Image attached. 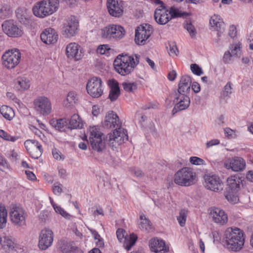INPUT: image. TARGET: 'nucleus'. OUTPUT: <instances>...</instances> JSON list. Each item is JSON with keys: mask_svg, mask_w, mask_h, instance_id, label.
Here are the masks:
<instances>
[{"mask_svg": "<svg viewBox=\"0 0 253 253\" xmlns=\"http://www.w3.org/2000/svg\"><path fill=\"white\" fill-rule=\"evenodd\" d=\"M192 83L191 77L188 75L182 76L180 80L177 93L187 94L190 90Z\"/></svg>", "mask_w": 253, "mask_h": 253, "instance_id": "26", "label": "nucleus"}, {"mask_svg": "<svg viewBox=\"0 0 253 253\" xmlns=\"http://www.w3.org/2000/svg\"><path fill=\"white\" fill-rule=\"evenodd\" d=\"M153 28L149 24L141 25L135 30L134 41L137 45H144L152 34Z\"/></svg>", "mask_w": 253, "mask_h": 253, "instance_id": "12", "label": "nucleus"}, {"mask_svg": "<svg viewBox=\"0 0 253 253\" xmlns=\"http://www.w3.org/2000/svg\"><path fill=\"white\" fill-rule=\"evenodd\" d=\"M235 192H229L225 196L226 199L232 204H236L239 201L238 196L234 193Z\"/></svg>", "mask_w": 253, "mask_h": 253, "instance_id": "51", "label": "nucleus"}, {"mask_svg": "<svg viewBox=\"0 0 253 253\" xmlns=\"http://www.w3.org/2000/svg\"><path fill=\"white\" fill-rule=\"evenodd\" d=\"M245 238L246 235L241 229L237 227L228 228L223 234V246L230 252H240L244 247Z\"/></svg>", "mask_w": 253, "mask_h": 253, "instance_id": "2", "label": "nucleus"}, {"mask_svg": "<svg viewBox=\"0 0 253 253\" xmlns=\"http://www.w3.org/2000/svg\"><path fill=\"white\" fill-rule=\"evenodd\" d=\"M79 22L75 16L68 17L63 24L62 30V35L66 38H70L75 36L79 30Z\"/></svg>", "mask_w": 253, "mask_h": 253, "instance_id": "10", "label": "nucleus"}, {"mask_svg": "<svg viewBox=\"0 0 253 253\" xmlns=\"http://www.w3.org/2000/svg\"><path fill=\"white\" fill-rule=\"evenodd\" d=\"M225 135L229 139L235 138L237 135L236 131L229 127H226L224 129Z\"/></svg>", "mask_w": 253, "mask_h": 253, "instance_id": "52", "label": "nucleus"}, {"mask_svg": "<svg viewBox=\"0 0 253 253\" xmlns=\"http://www.w3.org/2000/svg\"><path fill=\"white\" fill-rule=\"evenodd\" d=\"M74 243L68 239H62L58 242L59 249L62 253H71L75 250Z\"/></svg>", "mask_w": 253, "mask_h": 253, "instance_id": "31", "label": "nucleus"}, {"mask_svg": "<svg viewBox=\"0 0 253 253\" xmlns=\"http://www.w3.org/2000/svg\"><path fill=\"white\" fill-rule=\"evenodd\" d=\"M209 216L215 224L219 225H225L228 220L227 214L222 209L216 207L209 209Z\"/></svg>", "mask_w": 253, "mask_h": 253, "instance_id": "17", "label": "nucleus"}, {"mask_svg": "<svg viewBox=\"0 0 253 253\" xmlns=\"http://www.w3.org/2000/svg\"><path fill=\"white\" fill-rule=\"evenodd\" d=\"M110 91L108 98L111 101L116 100L120 95L119 84L116 80H111L108 81Z\"/></svg>", "mask_w": 253, "mask_h": 253, "instance_id": "27", "label": "nucleus"}, {"mask_svg": "<svg viewBox=\"0 0 253 253\" xmlns=\"http://www.w3.org/2000/svg\"><path fill=\"white\" fill-rule=\"evenodd\" d=\"M138 225L139 228L143 231L149 232L152 229V223L143 213H141L139 215Z\"/></svg>", "mask_w": 253, "mask_h": 253, "instance_id": "33", "label": "nucleus"}, {"mask_svg": "<svg viewBox=\"0 0 253 253\" xmlns=\"http://www.w3.org/2000/svg\"><path fill=\"white\" fill-rule=\"evenodd\" d=\"M4 34L10 38H19L23 36L24 31L22 27L13 20H6L1 25Z\"/></svg>", "mask_w": 253, "mask_h": 253, "instance_id": "9", "label": "nucleus"}, {"mask_svg": "<svg viewBox=\"0 0 253 253\" xmlns=\"http://www.w3.org/2000/svg\"><path fill=\"white\" fill-rule=\"evenodd\" d=\"M16 15L22 23H26L28 20V10L26 8H18L16 11Z\"/></svg>", "mask_w": 253, "mask_h": 253, "instance_id": "38", "label": "nucleus"}, {"mask_svg": "<svg viewBox=\"0 0 253 253\" xmlns=\"http://www.w3.org/2000/svg\"><path fill=\"white\" fill-rule=\"evenodd\" d=\"M107 8L110 15L120 17L123 13V2L121 0H107Z\"/></svg>", "mask_w": 253, "mask_h": 253, "instance_id": "22", "label": "nucleus"}, {"mask_svg": "<svg viewBox=\"0 0 253 253\" xmlns=\"http://www.w3.org/2000/svg\"><path fill=\"white\" fill-rule=\"evenodd\" d=\"M58 0H40L32 7V12L39 18H44L56 12L59 8Z\"/></svg>", "mask_w": 253, "mask_h": 253, "instance_id": "4", "label": "nucleus"}, {"mask_svg": "<svg viewBox=\"0 0 253 253\" xmlns=\"http://www.w3.org/2000/svg\"><path fill=\"white\" fill-rule=\"evenodd\" d=\"M219 140L217 139H214L207 141L206 143L207 148H209L213 146L219 144Z\"/></svg>", "mask_w": 253, "mask_h": 253, "instance_id": "62", "label": "nucleus"}, {"mask_svg": "<svg viewBox=\"0 0 253 253\" xmlns=\"http://www.w3.org/2000/svg\"><path fill=\"white\" fill-rule=\"evenodd\" d=\"M242 44L240 42L233 43L230 46L231 53L234 56H239L241 54Z\"/></svg>", "mask_w": 253, "mask_h": 253, "instance_id": "42", "label": "nucleus"}, {"mask_svg": "<svg viewBox=\"0 0 253 253\" xmlns=\"http://www.w3.org/2000/svg\"><path fill=\"white\" fill-rule=\"evenodd\" d=\"M175 105L172 109L174 114L178 111L186 109L190 105V101L187 94L176 93L174 100Z\"/></svg>", "mask_w": 253, "mask_h": 253, "instance_id": "19", "label": "nucleus"}, {"mask_svg": "<svg viewBox=\"0 0 253 253\" xmlns=\"http://www.w3.org/2000/svg\"><path fill=\"white\" fill-rule=\"evenodd\" d=\"M226 182L229 189L232 191H237L240 188L242 180L238 174H233L228 177Z\"/></svg>", "mask_w": 253, "mask_h": 253, "instance_id": "30", "label": "nucleus"}, {"mask_svg": "<svg viewBox=\"0 0 253 253\" xmlns=\"http://www.w3.org/2000/svg\"><path fill=\"white\" fill-rule=\"evenodd\" d=\"M69 125L70 129L82 128L83 127V123L80 116L77 114H74L70 121H69Z\"/></svg>", "mask_w": 253, "mask_h": 253, "instance_id": "35", "label": "nucleus"}, {"mask_svg": "<svg viewBox=\"0 0 253 253\" xmlns=\"http://www.w3.org/2000/svg\"><path fill=\"white\" fill-rule=\"evenodd\" d=\"M35 110L40 115L46 116L52 111L51 103L45 96H39L35 98L33 102Z\"/></svg>", "mask_w": 253, "mask_h": 253, "instance_id": "11", "label": "nucleus"}, {"mask_svg": "<svg viewBox=\"0 0 253 253\" xmlns=\"http://www.w3.org/2000/svg\"><path fill=\"white\" fill-rule=\"evenodd\" d=\"M3 247L6 252L9 253L13 252H22L23 248L18 244L16 239L12 236H6L4 237Z\"/></svg>", "mask_w": 253, "mask_h": 253, "instance_id": "21", "label": "nucleus"}, {"mask_svg": "<svg viewBox=\"0 0 253 253\" xmlns=\"http://www.w3.org/2000/svg\"><path fill=\"white\" fill-rule=\"evenodd\" d=\"M190 69L192 72L197 76H201L203 74L202 69L196 64H192L190 66Z\"/></svg>", "mask_w": 253, "mask_h": 253, "instance_id": "54", "label": "nucleus"}, {"mask_svg": "<svg viewBox=\"0 0 253 253\" xmlns=\"http://www.w3.org/2000/svg\"><path fill=\"white\" fill-rule=\"evenodd\" d=\"M232 89L231 83L228 82L224 87L223 94L226 96H228L232 93Z\"/></svg>", "mask_w": 253, "mask_h": 253, "instance_id": "60", "label": "nucleus"}, {"mask_svg": "<svg viewBox=\"0 0 253 253\" xmlns=\"http://www.w3.org/2000/svg\"><path fill=\"white\" fill-rule=\"evenodd\" d=\"M184 27L187 30L192 38L196 36V31L194 26L191 23H187Z\"/></svg>", "mask_w": 253, "mask_h": 253, "instance_id": "56", "label": "nucleus"}, {"mask_svg": "<svg viewBox=\"0 0 253 253\" xmlns=\"http://www.w3.org/2000/svg\"><path fill=\"white\" fill-rule=\"evenodd\" d=\"M104 127L107 128H115L112 132L108 134L105 139L103 134L100 131L98 126H94L89 128V143L92 148L97 152L102 151L105 147L107 142L112 146L116 144L120 145L127 140V131L121 127L118 115L113 111H110L106 114L103 123Z\"/></svg>", "mask_w": 253, "mask_h": 253, "instance_id": "1", "label": "nucleus"}, {"mask_svg": "<svg viewBox=\"0 0 253 253\" xmlns=\"http://www.w3.org/2000/svg\"><path fill=\"white\" fill-rule=\"evenodd\" d=\"M189 162L192 165L195 166H205L206 165V162L203 159L197 156L190 157Z\"/></svg>", "mask_w": 253, "mask_h": 253, "instance_id": "50", "label": "nucleus"}, {"mask_svg": "<svg viewBox=\"0 0 253 253\" xmlns=\"http://www.w3.org/2000/svg\"><path fill=\"white\" fill-rule=\"evenodd\" d=\"M238 31L236 25L232 24L229 26L228 29V35L232 39L236 38L237 36Z\"/></svg>", "mask_w": 253, "mask_h": 253, "instance_id": "53", "label": "nucleus"}, {"mask_svg": "<svg viewBox=\"0 0 253 253\" xmlns=\"http://www.w3.org/2000/svg\"><path fill=\"white\" fill-rule=\"evenodd\" d=\"M51 125L60 131H65L67 129H70L69 120L66 118L52 120Z\"/></svg>", "mask_w": 253, "mask_h": 253, "instance_id": "34", "label": "nucleus"}, {"mask_svg": "<svg viewBox=\"0 0 253 253\" xmlns=\"http://www.w3.org/2000/svg\"><path fill=\"white\" fill-rule=\"evenodd\" d=\"M88 230L91 233L94 240H95V243L97 247L101 248L104 246L103 240L101 238L98 233L93 229L88 228Z\"/></svg>", "mask_w": 253, "mask_h": 253, "instance_id": "44", "label": "nucleus"}, {"mask_svg": "<svg viewBox=\"0 0 253 253\" xmlns=\"http://www.w3.org/2000/svg\"><path fill=\"white\" fill-rule=\"evenodd\" d=\"M232 56H233L229 50L225 51L223 56V62L225 64L229 63L232 60Z\"/></svg>", "mask_w": 253, "mask_h": 253, "instance_id": "59", "label": "nucleus"}, {"mask_svg": "<svg viewBox=\"0 0 253 253\" xmlns=\"http://www.w3.org/2000/svg\"><path fill=\"white\" fill-rule=\"evenodd\" d=\"M139 63V56L134 54H119L115 59L113 65L115 70L122 76L131 73Z\"/></svg>", "mask_w": 253, "mask_h": 253, "instance_id": "3", "label": "nucleus"}, {"mask_svg": "<svg viewBox=\"0 0 253 253\" xmlns=\"http://www.w3.org/2000/svg\"><path fill=\"white\" fill-rule=\"evenodd\" d=\"M210 29L213 31H220L224 27V23L221 16L218 14L212 15L209 21Z\"/></svg>", "mask_w": 253, "mask_h": 253, "instance_id": "28", "label": "nucleus"}, {"mask_svg": "<svg viewBox=\"0 0 253 253\" xmlns=\"http://www.w3.org/2000/svg\"><path fill=\"white\" fill-rule=\"evenodd\" d=\"M154 17L156 21L161 25L166 24L170 19L169 10L165 6L162 8L157 7L155 10Z\"/></svg>", "mask_w": 253, "mask_h": 253, "instance_id": "25", "label": "nucleus"}, {"mask_svg": "<svg viewBox=\"0 0 253 253\" xmlns=\"http://www.w3.org/2000/svg\"><path fill=\"white\" fill-rule=\"evenodd\" d=\"M8 157L11 161H16L18 159L19 155L16 151L11 150L9 152Z\"/></svg>", "mask_w": 253, "mask_h": 253, "instance_id": "63", "label": "nucleus"}, {"mask_svg": "<svg viewBox=\"0 0 253 253\" xmlns=\"http://www.w3.org/2000/svg\"><path fill=\"white\" fill-rule=\"evenodd\" d=\"M0 169L1 170L4 171L9 169V164L6 160L0 155Z\"/></svg>", "mask_w": 253, "mask_h": 253, "instance_id": "57", "label": "nucleus"}, {"mask_svg": "<svg viewBox=\"0 0 253 253\" xmlns=\"http://www.w3.org/2000/svg\"><path fill=\"white\" fill-rule=\"evenodd\" d=\"M116 235L120 242H124V246L127 251L131 249L137 239V236L134 234L127 236L125 231L123 229H118L116 232Z\"/></svg>", "mask_w": 253, "mask_h": 253, "instance_id": "18", "label": "nucleus"}, {"mask_svg": "<svg viewBox=\"0 0 253 253\" xmlns=\"http://www.w3.org/2000/svg\"><path fill=\"white\" fill-rule=\"evenodd\" d=\"M169 48L168 49L169 54L170 56H176L178 53V50L175 43L173 42L169 43Z\"/></svg>", "mask_w": 253, "mask_h": 253, "instance_id": "55", "label": "nucleus"}, {"mask_svg": "<svg viewBox=\"0 0 253 253\" xmlns=\"http://www.w3.org/2000/svg\"><path fill=\"white\" fill-rule=\"evenodd\" d=\"M0 112L3 117L8 120H12L15 116L13 110L7 106H2L0 108Z\"/></svg>", "mask_w": 253, "mask_h": 253, "instance_id": "39", "label": "nucleus"}, {"mask_svg": "<svg viewBox=\"0 0 253 253\" xmlns=\"http://www.w3.org/2000/svg\"><path fill=\"white\" fill-rule=\"evenodd\" d=\"M24 145L32 158L38 159L42 155V146L38 141L31 139L27 140L24 143Z\"/></svg>", "mask_w": 253, "mask_h": 253, "instance_id": "20", "label": "nucleus"}, {"mask_svg": "<svg viewBox=\"0 0 253 253\" xmlns=\"http://www.w3.org/2000/svg\"><path fill=\"white\" fill-rule=\"evenodd\" d=\"M149 246L151 251L157 253H165L169 250L165 242L157 237L153 238L149 240Z\"/></svg>", "mask_w": 253, "mask_h": 253, "instance_id": "23", "label": "nucleus"}, {"mask_svg": "<svg viewBox=\"0 0 253 253\" xmlns=\"http://www.w3.org/2000/svg\"><path fill=\"white\" fill-rule=\"evenodd\" d=\"M131 172L134 176L137 177H141L143 175V172L137 168L131 169Z\"/></svg>", "mask_w": 253, "mask_h": 253, "instance_id": "61", "label": "nucleus"}, {"mask_svg": "<svg viewBox=\"0 0 253 253\" xmlns=\"http://www.w3.org/2000/svg\"><path fill=\"white\" fill-rule=\"evenodd\" d=\"M12 13V10L8 4H4L0 9V17L5 19L9 17Z\"/></svg>", "mask_w": 253, "mask_h": 253, "instance_id": "41", "label": "nucleus"}, {"mask_svg": "<svg viewBox=\"0 0 253 253\" xmlns=\"http://www.w3.org/2000/svg\"><path fill=\"white\" fill-rule=\"evenodd\" d=\"M124 89L128 92H133L137 87V84L135 82H125L122 84Z\"/></svg>", "mask_w": 253, "mask_h": 253, "instance_id": "46", "label": "nucleus"}, {"mask_svg": "<svg viewBox=\"0 0 253 253\" xmlns=\"http://www.w3.org/2000/svg\"><path fill=\"white\" fill-rule=\"evenodd\" d=\"M97 53L100 54H103L106 56H109L113 50L110 48L108 44H102L98 46L96 49Z\"/></svg>", "mask_w": 253, "mask_h": 253, "instance_id": "45", "label": "nucleus"}, {"mask_svg": "<svg viewBox=\"0 0 253 253\" xmlns=\"http://www.w3.org/2000/svg\"><path fill=\"white\" fill-rule=\"evenodd\" d=\"M9 219L15 226L21 227L26 225L27 214L24 209L16 205H12L8 210Z\"/></svg>", "mask_w": 253, "mask_h": 253, "instance_id": "6", "label": "nucleus"}, {"mask_svg": "<svg viewBox=\"0 0 253 253\" xmlns=\"http://www.w3.org/2000/svg\"><path fill=\"white\" fill-rule=\"evenodd\" d=\"M87 93L92 97L98 98L103 93L102 81L98 77H93L88 80L86 84Z\"/></svg>", "mask_w": 253, "mask_h": 253, "instance_id": "13", "label": "nucleus"}, {"mask_svg": "<svg viewBox=\"0 0 253 253\" xmlns=\"http://www.w3.org/2000/svg\"><path fill=\"white\" fill-rule=\"evenodd\" d=\"M188 211L185 209L181 210L177 217V220L178 223L181 227L185 226L187 220Z\"/></svg>", "mask_w": 253, "mask_h": 253, "instance_id": "43", "label": "nucleus"}, {"mask_svg": "<svg viewBox=\"0 0 253 253\" xmlns=\"http://www.w3.org/2000/svg\"><path fill=\"white\" fill-rule=\"evenodd\" d=\"M125 33V30L122 26L112 24V39H121L124 37Z\"/></svg>", "mask_w": 253, "mask_h": 253, "instance_id": "36", "label": "nucleus"}, {"mask_svg": "<svg viewBox=\"0 0 253 253\" xmlns=\"http://www.w3.org/2000/svg\"><path fill=\"white\" fill-rule=\"evenodd\" d=\"M55 212L61 215L67 219H70L72 217L70 213L67 212L63 208L58 204L53 208Z\"/></svg>", "mask_w": 253, "mask_h": 253, "instance_id": "47", "label": "nucleus"}, {"mask_svg": "<svg viewBox=\"0 0 253 253\" xmlns=\"http://www.w3.org/2000/svg\"><path fill=\"white\" fill-rule=\"evenodd\" d=\"M41 39L45 44H54L58 41V35L54 29L51 28H46L41 33Z\"/></svg>", "mask_w": 253, "mask_h": 253, "instance_id": "24", "label": "nucleus"}, {"mask_svg": "<svg viewBox=\"0 0 253 253\" xmlns=\"http://www.w3.org/2000/svg\"><path fill=\"white\" fill-rule=\"evenodd\" d=\"M54 233L49 228H44L40 232L38 247L42 250H45L52 245Z\"/></svg>", "mask_w": 253, "mask_h": 253, "instance_id": "15", "label": "nucleus"}, {"mask_svg": "<svg viewBox=\"0 0 253 253\" xmlns=\"http://www.w3.org/2000/svg\"><path fill=\"white\" fill-rule=\"evenodd\" d=\"M224 167L234 172L244 171L246 168V162L241 157L234 156L226 159L224 162Z\"/></svg>", "mask_w": 253, "mask_h": 253, "instance_id": "14", "label": "nucleus"}, {"mask_svg": "<svg viewBox=\"0 0 253 253\" xmlns=\"http://www.w3.org/2000/svg\"><path fill=\"white\" fill-rule=\"evenodd\" d=\"M204 185L207 189L214 192L222 190L223 183L218 176L207 174L204 175Z\"/></svg>", "mask_w": 253, "mask_h": 253, "instance_id": "16", "label": "nucleus"}, {"mask_svg": "<svg viewBox=\"0 0 253 253\" xmlns=\"http://www.w3.org/2000/svg\"><path fill=\"white\" fill-rule=\"evenodd\" d=\"M52 191L55 195H59L62 192V184L55 183L52 187Z\"/></svg>", "mask_w": 253, "mask_h": 253, "instance_id": "58", "label": "nucleus"}, {"mask_svg": "<svg viewBox=\"0 0 253 253\" xmlns=\"http://www.w3.org/2000/svg\"><path fill=\"white\" fill-rule=\"evenodd\" d=\"M192 89L195 93H198L201 90V86L197 82H193L192 85L191 84Z\"/></svg>", "mask_w": 253, "mask_h": 253, "instance_id": "64", "label": "nucleus"}, {"mask_svg": "<svg viewBox=\"0 0 253 253\" xmlns=\"http://www.w3.org/2000/svg\"><path fill=\"white\" fill-rule=\"evenodd\" d=\"M7 219V211L3 205H0V229L6 227Z\"/></svg>", "mask_w": 253, "mask_h": 253, "instance_id": "37", "label": "nucleus"}, {"mask_svg": "<svg viewBox=\"0 0 253 253\" xmlns=\"http://www.w3.org/2000/svg\"><path fill=\"white\" fill-rule=\"evenodd\" d=\"M78 100L77 94L74 91H70L63 100V106L67 108H72L77 103Z\"/></svg>", "mask_w": 253, "mask_h": 253, "instance_id": "32", "label": "nucleus"}, {"mask_svg": "<svg viewBox=\"0 0 253 253\" xmlns=\"http://www.w3.org/2000/svg\"><path fill=\"white\" fill-rule=\"evenodd\" d=\"M100 34L101 37L106 39H112V24H110L101 29Z\"/></svg>", "mask_w": 253, "mask_h": 253, "instance_id": "40", "label": "nucleus"}, {"mask_svg": "<svg viewBox=\"0 0 253 253\" xmlns=\"http://www.w3.org/2000/svg\"><path fill=\"white\" fill-rule=\"evenodd\" d=\"M169 13L170 19L172 18L181 17L184 14V12H182L180 9L175 7H171L169 10Z\"/></svg>", "mask_w": 253, "mask_h": 253, "instance_id": "48", "label": "nucleus"}, {"mask_svg": "<svg viewBox=\"0 0 253 253\" xmlns=\"http://www.w3.org/2000/svg\"><path fill=\"white\" fill-rule=\"evenodd\" d=\"M31 86L30 80L25 76L17 77L15 81V87L19 91L28 90Z\"/></svg>", "mask_w": 253, "mask_h": 253, "instance_id": "29", "label": "nucleus"}, {"mask_svg": "<svg viewBox=\"0 0 253 253\" xmlns=\"http://www.w3.org/2000/svg\"><path fill=\"white\" fill-rule=\"evenodd\" d=\"M0 137L5 140L11 142H15L18 139V137L11 136L2 129H0Z\"/></svg>", "mask_w": 253, "mask_h": 253, "instance_id": "49", "label": "nucleus"}, {"mask_svg": "<svg viewBox=\"0 0 253 253\" xmlns=\"http://www.w3.org/2000/svg\"><path fill=\"white\" fill-rule=\"evenodd\" d=\"M64 51L66 57L70 60L80 61L84 56V48L75 42L68 43L65 46Z\"/></svg>", "mask_w": 253, "mask_h": 253, "instance_id": "8", "label": "nucleus"}, {"mask_svg": "<svg viewBox=\"0 0 253 253\" xmlns=\"http://www.w3.org/2000/svg\"><path fill=\"white\" fill-rule=\"evenodd\" d=\"M195 173L189 168H183L174 175V182L180 186H188L193 184Z\"/></svg>", "mask_w": 253, "mask_h": 253, "instance_id": "7", "label": "nucleus"}, {"mask_svg": "<svg viewBox=\"0 0 253 253\" xmlns=\"http://www.w3.org/2000/svg\"><path fill=\"white\" fill-rule=\"evenodd\" d=\"M21 60V53L17 48H12L5 51L1 56V62L3 67L12 70L17 67Z\"/></svg>", "mask_w": 253, "mask_h": 253, "instance_id": "5", "label": "nucleus"}]
</instances>
